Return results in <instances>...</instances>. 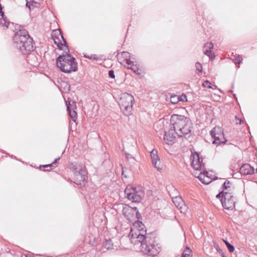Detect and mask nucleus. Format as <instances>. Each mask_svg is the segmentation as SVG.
<instances>
[{"instance_id":"nucleus-1","label":"nucleus","mask_w":257,"mask_h":257,"mask_svg":"<svg viewBox=\"0 0 257 257\" xmlns=\"http://www.w3.org/2000/svg\"><path fill=\"white\" fill-rule=\"evenodd\" d=\"M129 236L131 242L135 244H140L141 249L144 254L150 256L158 254L161 248L157 244H152V239L140 232V230L131 229Z\"/></svg>"},{"instance_id":"nucleus-2","label":"nucleus","mask_w":257,"mask_h":257,"mask_svg":"<svg viewBox=\"0 0 257 257\" xmlns=\"http://www.w3.org/2000/svg\"><path fill=\"white\" fill-rule=\"evenodd\" d=\"M19 31L16 33L14 37V44L15 47L24 53L34 50L33 39L30 37L27 31L20 27Z\"/></svg>"},{"instance_id":"nucleus-3","label":"nucleus","mask_w":257,"mask_h":257,"mask_svg":"<svg viewBox=\"0 0 257 257\" xmlns=\"http://www.w3.org/2000/svg\"><path fill=\"white\" fill-rule=\"evenodd\" d=\"M191 166L194 169L193 175L204 184H208L212 181L211 177L209 176L208 172L205 170V164L202 163V159L199 157L197 153L192 154L190 156Z\"/></svg>"},{"instance_id":"nucleus-4","label":"nucleus","mask_w":257,"mask_h":257,"mask_svg":"<svg viewBox=\"0 0 257 257\" xmlns=\"http://www.w3.org/2000/svg\"><path fill=\"white\" fill-rule=\"evenodd\" d=\"M171 122L173 125L171 127L179 137H182L191 132L190 120L184 115L173 114L171 118Z\"/></svg>"},{"instance_id":"nucleus-5","label":"nucleus","mask_w":257,"mask_h":257,"mask_svg":"<svg viewBox=\"0 0 257 257\" xmlns=\"http://www.w3.org/2000/svg\"><path fill=\"white\" fill-rule=\"evenodd\" d=\"M56 65L60 70L65 73H70L77 70V63L70 54L60 55L56 59Z\"/></svg>"},{"instance_id":"nucleus-6","label":"nucleus","mask_w":257,"mask_h":257,"mask_svg":"<svg viewBox=\"0 0 257 257\" xmlns=\"http://www.w3.org/2000/svg\"><path fill=\"white\" fill-rule=\"evenodd\" d=\"M134 100V96L128 93H123L120 95L118 104L125 115L128 116L132 114Z\"/></svg>"},{"instance_id":"nucleus-7","label":"nucleus","mask_w":257,"mask_h":257,"mask_svg":"<svg viewBox=\"0 0 257 257\" xmlns=\"http://www.w3.org/2000/svg\"><path fill=\"white\" fill-rule=\"evenodd\" d=\"M69 168L73 173V182L77 185H81L87 178L86 171L81 164L71 163L68 165Z\"/></svg>"},{"instance_id":"nucleus-8","label":"nucleus","mask_w":257,"mask_h":257,"mask_svg":"<svg viewBox=\"0 0 257 257\" xmlns=\"http://www.w3.org/2000/svg\"><path fill=\"white\" fill-rule=\"evenodd\" d=\"M124 193L130 200L136 203L141 202L145 195L144 189L140 186L133 187L128 186L125 188Z\"/></svg>"},{"instance_id":"nucleus-9","label":"nucleus","mask_w":257,"mask_h":257,"mask_svg":"<svg viewBox=\"0 0 257 257\" xmlns=\"http://www.w3.org/2000/svg\"><path fill=\"white\" fill-rule=\"evenodd\" d=\"M210 135L214 139L212 143L217 145L225 144L226 140L225 139L222 128L216 126L210 132Z\"/></svg>"},{"instance_id":"nucleus-10","label":"nucleus","mask_w":257,"mask_h":257,"mask_svg":"<svg viewBox=\"0 0 257 257\" xmlns=\"http://www.w3.org/2000/svg\"><path fill=\"white\" fill-rule=\"evenodd\" d=\"M235 198L230 193L225 192L221 202L224 209H232L235 207Z\"/></svg>"},{"instance_id":"nucleus-11","label":"nucleus","mask_w":257,"mask_h":257,"mask_svg":"<svg viewBox=\"0 0 257 257\" xmlns=\"http://www.w3.org/2000/svg\"><path fill=\"white\" fill-rule=\"evenodd\" d=\"M54 43L57 46L58 48L62 50V47L66 46V42L61 34V31H55L52 35Z\"/></svg>"},{"instance_id":"nucleus-12","label":"nucleus","mask_w":257,"mask_h":257,"mask_svg":"<svg viewBox=\"0 0 257 257\" xmlns=\"http://www.w3.org/2000/svg\"><path fill=\"white\" fill-rule=\"evenodd\" d=\"M172 189L174 190V192L172 194H170V195L172 198V201L176 207L177 209H182L185 207L186 206L182 197L177 196L178 193L175 189L173 187Z\"/></svg>"},{"instance_id":"nucleus-13","label":"nucleus","mask_w":257,"mask_h":257,"mask_svg":"<svg viewBox=\"0 0 257 257\" xmlns=\"http://www.w3.org/2000/svg\"><path fill=\"white\" fill-rule=\"evenodd\" d=\"M150 153L153 165L159 171H160L162 170V165L158 155L157 151L153 150Z\"/></svg>"},{"instance_id":"nucleus-14","label":"nucleus","mask_w":257,"mask_h":257,"mask_svg":"<svg viewBox=\"0 0 257 257\" xmlns=\"http://www.w3.org/2000/svg\"><path fill=\"white\" fill-rule=\"evenodd\" d=\"M176 135L174 130L171 127L168 132H166L164 137V140L167 145H172L174 143V140Z\"/></svg>"},{"instance_id":"nucleus-15","label":"nucleus","mask_w":257,"mask_h":257,"mask_svg":"<svg viewBox=\"0 0 257 257\" xmlns=\"http://www.w3.org/2000/svg\"><path fill=\"white\" fill-rule=\"evenodd\" d=\"M239 172L243 175H250L254 173V168L249 164H245L240 168Z\"/></svg>"},{"instance_id":"nucleus-16","label":"nucleus","mask_w":257,"mask_h":257,"mask_svg":"<svg viewBox=\"0 0 257 257\" xmlns=\"http://www.w3.org/2000/svg\"><path fill=\"white\" fill-rule=\"evenodd\" d=\"M126 64L127 65L126 67L127 69H130L132 71H133L136 74L138 75L141 74V70L139 69V68L135 65L134 64V62L131 61L130 59H125Z\"/></svg>"},{"instance_id":"nucleus-17","label":"nucleus","mask_w":257,"mask_h":257,"mask_svg":"<svg viewBox=\"0 0 257 257\" xmlns=\"http://www.w3.org/2000/svg\"><path fill=\"white\" fill-rule=\"evenodd\" d=\"M9 24V21L7 19V18L4 17V13H1L0 14V26L7 28Z\"/></svg>"},{"instance_id":"nucleus-18","label":"nucleus","mask_w":257,"mask_h":257,"mask_svg":"<svg viewBox=\"0 0 257 257\" xmlns=\"http://www.w3.org/2000/svg\"><path fill=\"white\" fill-rule=\"evenodd\" d=\"M67 111L75 109L76 108L75 102L73 100H69L66 101Z\"/></svg>"},{"instance_id":"nucleus-19","label":"nucleus","mask_w":257,"mask_h":257,"mask_svg":"<svg viewBox=\"0 0 257 257\" xmlns=\"http://www.w3.org/2000/svg\"><path fill=\"white\" fill-rule=\"evenodd\" d=\"M113 244L111 239L105 240L103 242V246L107 250L112 248Z\"/></svg>"},{"instance_id":"nucleus-20","label":"nucleus","mask_w":257,"mask_h":257,"mask_svg":"<svg viewBox=\"0 0 257 257\" xmlns=\"http://www.w3.org/2000/svg\"><path fill=\"white\" fill-rule=\"evenodd\" d=\"M68 111L71 118L74 121H75L77 116V113L75 109L71 110Z\"/></svg>"},{"instance_id":"nucleus-21","label":"nucleus","mask_w":257,"mask_h":257,"mask_svg":"<svg viewBox=\"0 0 257 257\" xmlns=\"http://www.w3.org/2000/svg\"><path fill=\"white\" fill-rule=\"evenodd\" d=\"M135 225L136 226V227H138L137 230H140V232L143 230L144 225L142 223L141 221L138 220L137 222H136L135 223Z\"/></svg>"},{"instance_id":"nucleus-22","label":"nucleus","mask_w":257,"mask_h":257,"mask_svg":"<svg viewBox=\"0 0 257 257\" xmlns=\"http://www.w3.org/2000/svg\"><path fill=\"white\" fill-rule=\"evenodd\" d=\"M191 250L188 247L186 248L182 253V257H191Z\"/></svg>"},{"instance_id":"nucleus-23","label":"nucleus","mask_w":257,"mask_h":257,"mask_svg":"<svg viewBox=\"0 0 257 257\" xmlns=\"http://www.w3.org/2000/svg\"><path fill=\"white\" fill-rule=\"evenodd\" d=\"M225 244H226L228 250L230 252H233L234 250V246L230 244L227 241L223 240Z\"/></svg>"},{"instance_id":"nucleus-24","label":"nucleus","mask_w":257,"mask_h":257,"mask_svg":"<svg viewBox=\"0 0 257 257\" xmlns=\"http://www.w3.org/2000/svg\"><path fill=\"white\" fill-rule=\"evenodd\" d=\"M204 54L209 57L211 60L214 59L215 55L212 53L211 50H206Z\"/></svg>"},{"instance_id":"nucleus-25","label":"nucleus","mask_w":257,"mask_h":257,"mask_svg":"<svg viewBox=\"0 0 257 257\" xmlns=\"http://www.w3.org/2000/svg\"><path fill=\"white\" fill-rule=\"evenodd\" d=\"M170 101L173 104H176L179 101L178 96L174 95L172 96L170 98Z\"/></svg>"},{"instance_id":"nucleus-26","label":"nucleus","mask_w":257,"mask_h":257,"mask_svg":"<svg viewBox=\"0 0 257 257\" xmlns=\"http://www.w3.org/2000/svg\"><path fill=\"white\" fill-rule=\"evenodd\" d=\"M233 61L235 63L240 64L242 61V58L240 55L234 56Z\"/></svg>"},{"instance_id":"nucleus-27","label":"nucleus","mask_w":257,"mask_h":257,"mask_svg":"<svg viewBox=\"0 0 257 257\" xmlns=\"http://www.w3.org/2000/svg\"><path fill=\"white\" fill-rule=\"evenodd\" d=\"M202 85L204 87H207V88H209L214 89L213 87L212 86H211L210 82L208 80L205 81L203 83Z\"/></svg>"},{"instance_id":"nucleus-28","label":"nucleus","mask_w":257,"mask_h":257,"mask_svg":"<svg viewBox=\"0 0 257 257\" xmlns=\"http://www.w3.org/2000/svg\"><path fill=\"white\" fill-rule=\"evenodd\" d=\"M84 57L85 58H88L89 59H92L94 60H97L98 59V57L95 54H93V55H91V56H87V55H85Z\"/></svg>"},{"instance_id":"nucleus-29","label":"nucleus","mask_w":257,"mask_h":257,"mask_svg":"<svg viewBox=\"0 0 257 257\" xmlns=\"http://www.w3.org/2000/svg\"><path fill=\"white\" fill-rule=\"evenodd\" d=\"M59 160V158L56 159H55V161L53 162L52 163L49 164V165H46L44 166L43 167H45V168H50V169H51V167H54V166L56 165L57 161Z\"/></svg>"},{"instance_id":"nucleus-30","label":"nucleus","mask_w":257,"mask_h":257,"mask_svg":"<svg viewBox=\"0 0 257 257\" xmlns=\"http://www.w3.org/2000/svg\"><path fill=\"white\" fill-rule=\"evenodd\" d=\"M214 45L212 42L207 43L204 45V47L209 50L213 49Z\"/></svg>"},{"instance_id":"nucleus-31","label":"nucleus","mask_w":257,"mask_h":257,"mask_svg":"<svg viewBox=\"0 0 257 257\" xmlns=\"http://www.w3.org/2000/svg\"><path fill=\"white\" fill-rule=\"evenodd\" d=\"M178 97L179 98V101H186L187 100V97L185 95L183 94L182 95L178 96Z\"/></svg>"},{"instance_id":"nucleus-32","label":"nucleus","mask_w":257,"mask_h":257,"mask_svg":"<svg viewBox=\"0 0 257 257\" xmlns=\"http://www.w3.org/2000/svg\"><path fill=\"white\" fill-rule=\"evenodd\" d=\"M196 69L198 70L199 72H201L202 71V66L200 63L197 62L195 65Z\"/></svg>"},{"instance_id":"nucleus-33","label":"nucleus","mask_w":257,"mask_h":257,"mask_svg":"<svg viewBox=\"0 0 257 257\" xmlns=\"http://www.w3.org/2000/svg\"><path fill=\"white\" fill-rule=\"evenodd\" d=\"M108 75L111 78H115V75L114 73V71L112 70H110L108 72Z\"/></svg>"},{"instance_id":"nucleus-34","label":"nucleus","mask_w":257,"mask_h":257,"mask_svg":"<svg viewBox=\"0 0 257 257\" xmlns=\"http://www.w3.org/2000/svg\"><path fill=\"white\" fill-rule=\"evenodd\" d=\"M229 181H226L223 184V188L224 189H227L229 187Z\"/></svg>"},{"instance_id":"nucleus-35","label":"nucleus","mask_w":257,"mask_h":257,"mask_svg":"<svg viewBox=\"0 0 257 257\" xmlns=\"http://www.w3.org/2000/svg\"><path fill=\"white\" fill-rule=\"evenodd\" d=\"M235 119L236 120V124H241L242 123V120L240 118H239L237 116H235Z\"/></svg>"},{"instance_id":"nucleus-36","label":"nucleus","mask_w":257,"mask_h":257,"mask_svg":"<svg viewBox=\"0 0 257 257\" xmlns=\"http://www.w3.org/2000/svg\"><path fill=\"white\" fill-rule=\"evenodd\" d=\"M225 192H222V193H219V194H218L217 195H216V198H218L220 199V201H221V199H222V197L223 195V194H224Z\"/></svg>"},{"instance_id":"nucleus-37","label":"nucleus","mask_w":257,"mask_h":257,"mask_svg":"<svg viewBox=\"0 0 257 257\" xmlns=\"http://www.w3.org/2000/svg\"><path fill=\"white\" fill-rule=\"evenodd\" d=\"M136 214L138 219H140L142 218L141 214L138 211H136Z\"/></svg>"},{"instance_id":"nucleus-38","label":"nucleus","mask_w":257,"mask_h":257,"mask_svg":"<svg viewBox=\"0 0 257 257\" xmlns=\"http://www.w3.org/2000/svg\"><path fill=\"white\" fill-rule=\"evenodd\" d=\"M123 53V56L127 58V57H130V54L128 52H124Z\"/></svg>"},{"instance_id":"nucleus-39","label":"nucleus","mask_w":257,"mask_h":257,"mask_svg":"<svg viewBox=\"0 0 257 257\" xmlns=\"http://www.w3.org/2000/svg\"><path fill=\"white\" fill-rule=\"evenodd\" d=\"M216 249L217 250V251L219 253H221V252H222V250L220 249V248H218L217 249V248H216Z\"/></svg>"},{"instance_id":"nucleus-40","label":"nucleus","mask_w":257,"mask_h":257,"mask_svg":"<svg viewBox=\"0 0 257 257\" xmlns=\"http://www.w3.org/2000/svg\"><path fill=\"white\" fill-rule=\"evenodd\" d=\"M220 254H221L222 257H227L226 256H225V255L223 251H222V252H221V253H220Z\"/></svg>"},{"instance_id":"nucleus-41","label":"nucleus","mask_w":257,"mask_h":257,"mask_svg":"<svg viewBox=\"0 0 257 257\" xmlns=\"http://www.w3.org/2000/svg\"><path fill=\"white\" fill-rule=\"evenodd\" d=\"M26 6L30 9V6L29 5V3L27 2L26 3Z\"/></svg>"},{"instance_id":"nucleus-42","label":"nucleus","mask_w":257,"mask_h":257,"mask_svg":"<svg viewBox=\"0 0 257 257\" xmlns=\"http://www.w3.org/2000/svg\"><path fill=\"white\" fill-rule=\"evenodd\" d=\"M128 210H125V211H123V214H124V215H125V214L126 213L127 211H128Z\"/></svg>"},{"instance_id":"nucleus-43","label":"nucleus","mask_w":257,"mask_h":257,"mask_svg":"<svg viewBox=\"0 0 257 257\" xmlns=\"http://www.w3.org/2000/svg\"><path fill=\"white\" fill-rule=\"evenodd\" d=\"M132 209H137V207H132Z\"/></svg>"},{"instance_id":"nucleus-44","label":"nucleus","mask_w":257,"mask_h":257,"mask_svg":"<svg viewBox=\"0 0 257 257\" xmlns=\"http://www.w3.org/2000/svg\"><path fill=\"white\" fill-rule=\"evenodd\" d=\"M181 213H185V212H183V211H182V210H181Z\"/></svg>"},{"instance_id":"nucleus-45","label":"nucleus","mask_w":257,"mask_h":257,"mask_svg":"<svg viewBox=\"0 0 257 257\" xmlns=\"http://www.w3.org/2000/svg\"><path fill=\"white\" fill-rule=\"evenodd\" d=\"M128 219H131V218H129V217H127Z\"/></svg>"},{"instance_id":"nucleus-46","label":"nucleus","mask_w":257,"mask_h":257,"mask_svg":"<svg viewBox=\"0 0 257 257\" xmlns=\"http://www.w3.org/2000/svg\"><path fill=\"white\" fill-rule=\"evenodd\" d=\"M123 173H124L123 171H122V175H123Z\"/></svg>"},{"instance_id":"nucleus-47","label":"nucleus","mask_w":257,"mask_h":257,"mask_svg":"<svg viewBox=\"0 0 257 257\" xmlns=\"http://www.w3.org/2000/svg\"><path fill=\"white\" fill-rule=\"evenodd\" d=\"M256 172L257 173V168H256Z\"/></svg>"}]
</instances>
